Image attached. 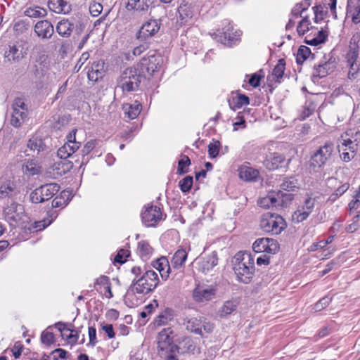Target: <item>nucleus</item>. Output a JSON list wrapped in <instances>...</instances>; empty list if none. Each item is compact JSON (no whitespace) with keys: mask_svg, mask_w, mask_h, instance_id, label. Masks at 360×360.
<instances>
[{"mask_svg":"<svg viewBox=\"0 0 360 360\" xmlns=\"http://www.w3.org/2000/svg\"><path fill=\"white\" fill-rule=\"evenodd\" d=\"M89 342L87 345L92 347H94L97 344L98 340L96 338V330L93 326L89 327Z\"/></svg>","mask_w":360,"mask_h":360,"instance_id":"obj_62","label":"nucleus"},{"mask_svg":"<svg viewBox=\"0 0 360 360\" xmlns=\"http://www.w3.org/2000/svg\"><path fill=\"white\" fill-rule=\"evenodd\" d=\"M137 253L143 261H147L153 253V248L146 240H141L137 244Z\"/></svg>","mask_w":360,"mask_h":360,"instance_id":"obj_34","label":"nucleus"},{"mask_svg":"<svg viewBox=\"0 0 360 360\" xmlns=\"http://www.w3.org/2000/svg\"><path fill=\"white\" fill-rule=\"evenodd\" d=\"M360 36L359 34L354 35L350 41L349 49L347 53V63H356L359 56V45Z\"/></svg>","mask_w":360,"mask_h":360,"instance_id":"obj_26","label":"nucleus"},{"mask_svg":"<svg viewBox=\"0 0 360 360\" xmlns=\"http://www.w3.org/2000/svg\"><path fill=\"white\" fill-rule=\"evenodd\" d=\"M47 224L44 221H34V223L29 224L26 223L24 225V228L30 231V232H37L43 230L46 227Z\"/></svg>","mask_w":360,"mask_h":360,"instance_id":"obj_49","label":"nucleus"},{"mask_svg":"<svg viewBox=\"0 0 360 360\" xmlns=\"http://www.w3.org/2000/svg\"><path fill=\"white\" fill-rule=\"evenodd\" d=\"M311 55V50L306 46H300L298 49L296 61L298 64H302Z\"/></svg>","mask_w":360,"mask_h":360,"instance_id":"obj_45","label":"nucleus"},{"mask_svg":"<svg viewBox=\"0 0 360 360\" xmlns=\"http://www.w3.org/2000/svg\"><path fill=\"white\" fill-rule=\"evenodd\" d=\"M74 28V23L71 22L68 19H63L58 22L56 32L63 37H68L70 36Z\"/></svg>","mask_w":360,"mask_h":360,"instance_id":"obj_31","label":"nucleus"},{"mask_svg":"<svg viewBox=\"0 0 360 360\" xmlns=\"http://www.w3.org/2000/svg\"><path fill=\"white\" fill-rule=\"evenodd\" d=\"M48 6L56 13H68L70 11V5L64 0H49Z\"/></svg>","mask_w":360,"mask_h":360,"instance_id":"obj_32","label":"nucleus"},{"mask_svg":"<svg viewBox=\"0 0 360 360\" xmlns=\"http://www.w3.org/2000/svg\"><path fill=\"white\" fill-rule=\"evenodd\" d=\"M289 160H286L285 157L279 153H269L264 161V165L269 170L278 169L280 167L288 164Z\"/></svg>","mask_w":360,"mask_h":360,"instance_id":"obj_21","label":"nucleus"},{"mask_svg":"<svg viewBox=\"0 0 360 360\" xmlns=\"http://www.w3.org/2000/svg\"><path fill=\"white\" fill-rule=\"evenodd\" d=\"M20 47L15 44L9 45L8 50L5 52V57L8 60H13L14 62L20 61L23 57L22 50L19 49Z\"/></svg>","mask_w":360,"mask_h":360,"instance_id":"obj_37","label":"nucleus"},{"mask_svg":"<svg viewBox=\"0 0 360 360\" xmlns=\"http://www.w3.org/2000/svg\"><path fill=\"white\" fill-rule=\"evenodd\" d=\"M328 75L326 69L321 65H319L318 66H314L312 77L314 78H322Z\"/></svg>","mask_w":360,"mask_h":360,"instance_id":"obj_58","label":"nucleus"},{"mask_svg":"<svg viewBox=\"0 0 360 360\" xmlns=\"http://www.w3.org/2000/svg\"><path fill=\"white\" fill-rule=\"evenodd\" d=\"M141 104L137 101L132 103H124L122 105L124 115L130 120L137 117L141 111Z\"/></svg>","mask_w":360,"mask_h":360,"instance_id":"obj_28","label":"nucleus"},{"mask_svg":"<svg viewBox=\"0 0 360 360\" xmlns=\"http://www.w3.org/2000/svg\"><path fill=\"white\" fill-rule=\"evenodd\" d=\"M11 124L15 128L20 127L28 115L27 106L22 98H16L12 104Z\"/></svg>","mask_w":360,"mask_h":360,"instance_id":"obj_13","label":"nucleus"},{"mask_svg":"<svg viewBox=\"0 0 360 360\" xmlns=\"http://www.w3.org/2000/svg\"><path fill=\"white\" fill-rule=\"evenodd\" d=\"M15 185L13 181H7L1 184L0 186V198H4L12 195Z\"/></svg>","mask_w":360,"mask_h":360,"instance_id":"obj_43","label":"nucleus"},{"mask_svg":"<svg viewBox=\"0 0 360 360\" xmlns=\"http://www.w3.org/2000/svg\"><path fill=\"white\" fill-rule=\"evenodd\" d=\"M280 186L283 192V191H295L300 188V183L295 177L290 176L285 178Z\"/></svg>","mask_w":360,"mask_h":360,"instance_id":"obj_40","label":"nucleus"},{"mask_svg":"<svg viewBox=\"0 0 360 360\" xmlns=\"http://www.w3.org/2000/svg\"><path fill=\"white\" fill-rule=\"evenodd\" d=\"M49 56L44 53L39 54L32 65V72L37 79L44 77L50 69Z\"/></svg>","mask_w":360,"mask_h":360,"instance_id":"obj_19","label":"nucleus"},{"mask_svg":"<svg viewBox=\"0 0 360 360\" xmlns=\"http://www.w3.org/2000/svg\"><path fill=\"white\" fill-rule=\"evenodd\" d=\"M70 193L66 191H63L59 195L55 197L52 200L53 207H60L68 205L69 201Z\"/></svg>","mask_w":360,"mask_h":360,"instance_id":"obj_42","label":"nucleus"},{"mask_svg":"<svg viewBox=\"0 0 360 360\" xmlns=\"http://www.w3.org/2000/svg\"><path fill=\"white\" fill-rule=\"evenodd\" d=\"M129 256V252L125 249H120L114 258V263L122 264L126 262V258Z\"/></svg>","mask_w":360,"mask_h":360,"instance_id":"obj_57","label":"nucleus"},{"mask_svg":"<svg viewBox=\"0 0 360 360\" xmlns=\"http://www.w3.org/2000/svg\"><path fill=\"white\" fill-rule=\"evenodd\" d=\"M29 28V22L25 20H21L16 22L14 25L13 29L15 31L22 33L27 30Z\"/></svg>","mask_w":360,"mask_h":360,"instance_id":"obj_61","label":"nucleus"},{"mask_svg":"<svg viewBox=\"0 0 360 360\" xmlns=\"http://www.w3.org/2000/svg\"><path fill=\"white\" fill-rule=\"evenodd\" d=\"M172 333L170 328H164L157 338L158 352L165 360H178L179 347L173 343V338L170 336Z\"/></svg>","mask_w":360,"mask_h":360,"instance_id":"obj_4","label":"nucleus"},{"mask_svg":"<svg viewBox=\"0 0 360 360\" xmlns=\"http://www.w3.org/2000/svg\"><path fill=\"white\" fill-rule=\"evenodd\" d=\"M316 203L315 198L307 197L302 205L299 206L297 210L292 215V219L295 223L302 222L312 212Z\"/></svg>","mask_w":360,"mask_h":360,"instance_id":"obj_17","label":"nucleus"},{"mask_svg":"<svg viewBox=\"0 0 360 360\" xmlns=\"http://www.w3.org/2000/svg\"><path fill=\"white\" fill-rule=\"evenodd\" d=\"M360 148V134L347 132L341 136V142L338 146L340 157L345 162L353 160Z\"/></svg>","mask_w":360,"mask_h":360,"instance_id":"obj_2","label":"nucleus"},{"mask_svg":"<svg viewBox=\"0 0 360 360\" xmlns=\"http://www.w3.org/2000/svg\"><path fill=\"white\" fill-rule=\"evenodd\" d=\"M193 182V177L191 176H186L179 181V186L183 193H187L191 190Z\"/></svg>","mask_w":360,"mask_h":360,"instance_id":"obj_51","label":"nucleus"},{"mask_svg":"<svg viewBox=\"0 0 360 360\" xmlns=\"http://www.w3.org/2000/svg\"><path fill=\"white\" fill-rule=\"evenodd\" d=\"M60 188V186L56 183L42 185L31 192L30 200L33 203L47 201L59 191Z\"/></svg>","mask_w":360,"mask_h":360,"instance_id":"obj_10","label":"nucleus"},{"mask_svg":"<svg viewBox=\"0 0 360 360\" xmlns=\"http://www.w3.org/2000/svg\"><path fill=\"white\" fill-rule=\"evenodd\" d=\"M152 4V0H129L127 8L128 10L145 13L148 11Z\"/></svg>","mask_w":360,"mask_h":360,"instance_id":"obj_30","label":"nucleus"},{"mask_svg":"<svg viewBox=\"0 0 360 360\" xmlns=\"http://www.w3.org/2000/svg\"><path fill=\"white\" fill-rule=\"evenodd\" d=\"M233 270L238 280L244 283H249L255 274V259L250 252H238L234 256Z\"/></svg>","mask_w":360,"mask_h":360,"instance_id":"obj_1","label":"nucleus"},{"mask_svg":"<svg viewBox=\"0 0 360 360\" xmlns=\"http://www.w3.org/2000/svg\"><path fill=\"white\" fill-rule=\"evenodd\" d=\"M259 172L249 167H241L239 169V176L245 181H253L257 178Z\"/></svg>","mask_w":360,"mask_h":360,"instance_id":"obj_39","label":"nucleus"},{"mask_svg":"<svg viewBox=\"0 0 360 360\" xmlns=\"http://www.w3.org/2000/svg\"><path fill=\"white\" fill-rule=\"evenodd\" d=\"M252 249L255 252H265L274 255L278 250L279 245L273 238H262L255 241L252 245Z\"/></svg>","mask_w":360,"mask_h":360,"instance_id":"obj_16","label":"nucleus"},{"mask_svg":"<svg viewBox=\"0 0 360 360\" xmlns=\"http://www.w3.org/2000/svg\"><path fill=\"white\" fill-rule=\"evenodd\" d=\"M41 340L43 344L50 345L54 342V335L51 332L44 331L41 335Z\"/></svg>","mask_w":360,"mask_h":360,"instance_id":"obj_60","label":"nucleus"},{"mask_svg":"<svg viewBox=\"0 0 360 360\" xmlns=\"http://www.w3.org/2000/svg\"><path fill=\"white\" fill-rule=\"evenodd\" d=\"M26 152H30L27 155L42 157L48 153L49 148L44 141L37 136H32L27 141Z\"/></svg>","mask_w":360,"mask_h":360,"instance_id":"obj_18","label":"nucleus"},{"mask_svg":"<svg viewBox=\"0 0 360 360\" xmlns=\"http://www.w3.org/2000/svg\"><path fill=\"white\" fill-rule=\"evenodd\" d=\"M310 6V3H307L305 5L303 2H300L297 4L291 11V14L295 18H298L301 16L302 13L307 10L308 7Z\"/></svg>","mask_w":360,"mask_h":360,"instance_id":"obj_54","label":"nucleus"},{"mask_svg":"<svg viewBox=\"0 0 360 360\" xmlns=\"http://www.w3.org/2000/svg\"><path fill=\"white\" fill-rule=\"evenodd\" d=\"M292 199V194L278 191V192L269 193L267 196L259 200V204L260 207L265 208L278 205L286 206Z\"/></svg>","mask_w":360,"mask_h":360,"instance_id":"obj_11","label":"nucleus"},{"mask_svg":"<svg viewBox=\"0 0 360 360\" xmlns=\"http://www.w3.org/2000/svg\"><path fill=\"white\" fill-rule=\"evenodd\" d=\"M347 66L349 67L348 75L349 78H355L357 72L360 70L359 65L356 63H347Z\"/></svg>","mask_w":360,"mask_h":360,"instance_id":"obj_64","label":"nucleus"},{"mask_svg":"<svg viewBox=\"0 0 360 360\" xmlns=\"http://www.w3.org/2000/svg\"><path fill=\"white\" fill-rule=\"evenodd\" d=\"M26 16L30 18H40L46 15V11L41 7L29 8L25 11Z\"/></svg>","mask_w":360,"mask_h":360,"instance_id":"obj_46","label":"nucleus"},{"mask_svg":"<svg viewBox=\"0 0 360 360\" xmlns=\"http://www.w3.org/2000/svg\"><path fill=\"white\" fill-rule=\"evenodd\" d=\"M347 15L354 23L360 22V0H347Z\"/></svg>","mask_w":360,"mask_h":360,"instance_id":"obj_27","label":"nucleus"},{"mask_svg":"<svg viewBox=\"0 0 360 360\" xmlns=\"http://www.w3.org/2000/svg\"><path fill=\"white\" fill-rule=\"evenodd\" d=\"M285 62L284 59H279L277 65L273 69L272 75L276 78V81L279 82V79L282 78L285 71Z\"/></svg>","mask_w":360,"mask_h":360,"instance_id":"obj_48","label":"nucleus"},{"mask_svg":"<svg viewBox=\"0 0 360 360\" xmlns=\"http://www.w3.org/2000/svg\"><path fill=\"white\" fill-rule=\"evenodd\" d=\"M218 264L217 254L212 252L210 255L202 257L198 262V269L202 274H207Z\"/></svg>","mask_w":360,"mask_h":360,"instance_id":"obj_22","label":"nucleus"},{"mask_svg":"<svg viewBox=\"0 0 360 360\" xmlns=\"http://www.w3.org/2000/svg\"><path fill=\"white\" fill-rule=\"evenodd\" d=\"M260 226L263 231L277 235L285 229V221L282 217L268 212L263 214Z\"/></svg>","mask_w":360,"mask_h":360,"instance_id":"obj_9","label":"nucleus"},{"mask_svg":"<svg viewBox=\"0 0 360 360\" xmlns=\"http://www.w3.org/2000/svg\"><path fill=\"white\" fill-rule=\"evenodd\" d=\"M34 32L41 39H50L54 33V28L49 20H44L36 23Z\"/></svg>","mask_w":360,"mask_h":360,"instance_id":"obj_24","label":"nucleus"},{"mask_svg":"<svg viewBox=\"0 0 360 360\" xmlns=\"http://www.w3.org/2000/svg\"><path fill=\"white\" fill-rule=\"evenodd\" d=\"M216 288L210 285L198 287L193 291V298L197 302H204L212 300L216 293Z\"/></svg>","mask_w":360,"mask_h":360,"instance_id":"obj_23","label":"nucleus"},{"mask_svg":"<svg viewBox=\"0 0 360 360\" xmlns=\"http://www.w3.org/2000/svg\"><path fill=\"white\" fill-rule=\"evenodd\" d=\"M237 306L238 303L236 301L229 300L225 302L219 310V316L221 317H226L230 315L236 310Z\"/></svg>","mask_w":360,"mask_h":360,"instance_id":"obj_41","label":"nucleus"},{"mask_svg":"<svg viewBox=\"0 0 360 360\" xmlns=\"http://www.w3.org/2000/svg\"><path fill=\"white\" fill-rule=\"evenodd\" d=\"M184 325L190 333L207 338V335L213 332L214 324L206 319L201 317H191L184 319Z\"/></svg>","mask_w":360,"mask_h":360,"instance_id":"obj_7","label":"nucleus"},{"mask_svg":"<svg viewBox=\"0 0 360 360\" xmlns=\"http://www.w3.org/2000/svg\"><path fill=\"white\" fill-rule=\"evenodd\" d=\"M159 281L158 274L153 270H148L139 278L132 281L130 290L134 294L146 295L156 288Z\"/></svg>","mask_w":360,"mask_h":360,"instance_id":"obj_3","label":"nucleus"},{"mask_svg":"<svg viewBox=\"0 0 360 360\" xmlns=\"http://www.w3.org/2000/svg\"><path fill=\"white\" fill-rule=\"evenodd\" d=\"M221 143L219 141H212L208 145V154L211 158H216L219 152Z\"/></svg>","mask_w":360,"mask_h":360,"instance_id":"obj_55","label":"nucleus"},{"mask_svg":"<svg viewBox=\"0 0 360 360\" xmlns=\"http://www.w3.org/2000/svg\"><path fill=\"white\" fill-rule=\"evenodd\" d=\"M72 167V164L67 160H60L55 162L52 167V172L53 175L61 176L68 173Z\"/></svg>","mask_w":360,"mask_h":360,"instance_id":"obj_33","label":"nucleus"},{"mask_svg":"<svg viewBox=\"0 0 360 360\" xmlns=\"http://www.w3.org/2000/svg\"><path fill=\"white\" fill-rule=\"evenodd\" d=\"M22 171L27 175L33 176L39 172V167L34 160H31L22 165Z\"/></svg>","mask_w":360,"mask_h":360,"instance_id":"obj_44","label":"nucleus"},{"mask_svg":"<svg viewBox=\"0 0 360 360\" xmlns=\"http://www.w3.org/2000/svg\"><path fill=\"white\" fill-rule=\"evenodd\" d=\"M144 208L141 213V219L146 226H155L162 219V213L159 207L147 205Z\"/></svg>","mask_w":360,"mask_h":360,"instance_id":"obj_15","label":"nucleus"},{"mask_svg":"<svg viewBox=\"0 0 360 360\" xmlns=\"http://www.w3.org/2000/svg\"><path fill=\"white\" fill-rule=\"evenodd\" d=\"M162 63V58L160 56L151 54L143 57L138 65L139 71L144 78L150 77L158 71Z\"/></svg>","mask_w":360,"mask_h":360,"instance_id":"obj_12","label":"nucleus"},{"mask_svg":"<svg viewBox=\"0 0 360 360\" xmlns=\"http://www.w3.org/2000/svg\"><path fill=\"white\" fill-rule=\"evenodd\" d=\"M153 266L160 272L162 279H167L172 271V268L168 260L165 257H162L157 259L154 262Z\"/></svg>","mask_w":360,"mask_h":360,"instance_id":"obj_29","label":"nucleus"},{"mask_svg":"<svg viewBox=\"0 0 360 360\" xmlns=\"http://www.w3.org/2000/svg\"><path fill=\"white\" fill-rule=\"evenodd\" d=\"M160 24L156 20H151L145 22L136 34L137 39L145 41L154 36L160 30Z\"/></svg>","mask_w":360,"mask_h":360,"instance_id":"obj_20","label":"nucleus"},{"mask_svg":"<svg viewBox=\"0 0 360 360\" xmlns=\"http://www.w3.org/2000/svg\"><path fill=\"white\" fill-rule=\"evenodd\" d=\"M4 216L5 220L11 226H24L30 221L24 206L15 202H12L4 207Z\"/></svg>","mask_w":360,"mask_h":360,"instance_id":"obj_6","label":"nucleus"},{"mask_svg":"<svg viewBox=\"0 0 360 360\" xmlns=\"http://www.w3.org/2000/svg\"><path fill=\"white\" fill-rule=\"evenodd\" d=\"M250 103V98L245 94H238L236 96L233 97L231 101H229V106L231 110H236L240 109L243 105H247Z\"/></svg>","mask_w":360,"mask_h":360,"instance_id":"obj_38","label":"nucleus"},{"mask_svg":"<svg viewBox=\"0 0 360 360\" xmlns=\"http://www.w3.org/2000/svg\"><path fill=\"white\" fill-rule=\"evenodd\" d=\"M187 256L188 253L184 249H179L176 251L171 260L172 266L176 269L183 267Z\"/></svg>","mask_w":360,"mask_h":360,"instance_id":"obj_35","label":"nucleus"},{"mask_svg":"<svg viewBox=\"0 0 360 360\" xmlns=\"http://www.w3.org/2000/svg\"><path fill=\"white\" fill-rule=\"evenodd\" d=\"M79 148V143H73L72 145H70V143H65L63 146L59 148L57 152V155L61 160H65L76 150H77Z\"/></svg>","mask_w":360,"mask_h":360,"instance_id":"obj_36","label":"nucleus"},{"mask_svg":"<svg viewBox=\"0 0 360 360\" xmlns=\"http://www.w3.org/2000/svg\"><path fill=\"white\" fill-rule=\"evenodd\" d=\"M103 11V6L100 3H94L89 6V12L94 17L98 16Z\"/></svg>","mask_w":360,"mask_h":360,"instance_id":"obj_63","label":"nucleus"},{"mask_svg":"<svg viewBox=\"0 0 360 360\" xmlns=\"http://www.w3.org/2000/svg\"><path fill=\"white\" fill-rule=\"evenodd\" d=\"M145 79L138 69L129 68L124 70L119 79L115 88L120 89L122 91H133L138 89L142 79Z\"/></svg>","mask_w":360,"mask_h":360,"instance_id":"obj_5","label":"nucleus"},{"mask_svg":"<svg viewBox=\"0 0 360 360\" xmlns=\"http://www.w3.org/2000/svg\"><path fill=\"white\" fill-rule=\"evenodd\" d=\"M331 300L332 297L329 296L323 297L314 305L313 309L315 311H320L328 307Z\"/></svg>","mask_w":360,"mask_h":360,"instance_id":"obj_56","label":"nucleus"},{"mask_svg":"<svg viewBox=\"0 0 360 360\" xmlns=\"http://www.w3.org/2000/svg\"><path fill=\"white\" fill-rule=\"evenodd\" d=\"M178 11L182 20L186 21L187 18H191L192 17V11L188 6H186V5H181L178 8Z\"/></svg>","mask_w":360,"mask_h":360,"instance_id":"obj_59","label":"nucleus"},{"mask_svg":"<svg viewBox=\"0 0 360 360\" xmlns=\"http://www.w3.org/2000/svg\"><path fill=\"white\" fill-rule=\"evenodd\" d=\"M191 165V160L186 155H184L182 158L179 161L177 173L180 175L187 173L188 171L186 167Z\"/></svg>","mask_w":360,"mask_h":360,"instance_id":"obj_52","label":"nucleus"},{"mask_svg":"<svg viewBox=\"0 0 360 360\" xmlns=\"http://www.w3.org/2000/svg\"><path fill=\"white\" fill-rule=\"evenodd\" d=\"M310 25V20L308 16L302 18V20L299 22L297 32L299 35H304L309 30V25Z\"/></svg>","mask_w":360,"mask_h":360,"instance_id":"obj_53","label":"nucleus"},{"mask_svg":"<svg viewBox=\"0 0 360 360\" xmlns=\"http://www.w3.org/2000/svg\"><path fill=\"white\" fill-rule=\"evenodd\" d=\"M334 152V144L328 141H326L311 156V166L321 168L323 167L332 158Z\"/></svg>","mask_w":360,"mask_h":360,"instance_id":"obj_8","label":"nucleus"},{"mask_svg":"<svg viewBox=\"0 0 360 360\" xmlns=\"http://www.w3.org/2000/svg\"><path fill=\"white\" fill-rule=\"evenodd\" d=\"M105 75V63L102 60L94 62L89 68L87 76L89 80L97 82Z\"/></svg>","mask_w":360,"mask_h":360,"instance_id":"obj_25","label":"nucleus"},{"mask_svg":"<svg viewBox=\"0 0 360 360\" xmlns=\"http://www.w3.org/2000/svg\"><path fill=\"white\" fill-rule=\"evenodd\" d=\"M172 318V310L167 309L163 313L158 315L155 320L157 326H163Z\"/></svg>","mask_w":360,"mask_h":360,"instance_id":"obj_47","label":"nucleus"},{"mask_svg":"<svg viewBox=\"0 0 360 360\" xmlns=\"http://www.w3.org/2000/svg\"><path fill=\"white\" fill-rule=\"evenodd\" d=\"M240 30H234L233 27L228 22L221 31L218 30L214 34V39L227 46H232L239 40L240 36Z\"/></svg>","mask_w":360,"mask_h":360,"instance_id":"obj_14","label":"nucleus"},{"mask_svg":"<svg viewBox=\"0 0 360 360\" xmlns=\"http://www.w3.org/2000/svg\"><path fill=\"white\" fill-rule=\"evenodd\" d=\"M349 184L348 183H345L340 186H339L333 193H332L329 198L328 201L335 202L340 196L344 194L349 188Z\"/></svg>","mask_w":360,"mask_h":360,"instance_id":"obj_50","label":"nucleus"}]
</instances>
